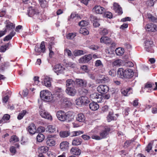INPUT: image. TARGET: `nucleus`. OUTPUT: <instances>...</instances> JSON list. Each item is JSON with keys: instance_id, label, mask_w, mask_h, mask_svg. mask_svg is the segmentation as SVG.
I'll list each match as a JSON object with an SVG mask.
<instances>
[{"instance_id": "bb28decb", "label": "nucleus", "mask_w": 157, "mask_h": 157, "mask_svg": "<svg viewBox=\"0 0 157 157\" xmlns=\"http://www.w3.org/2000/svg\"><path fill=\"white\" fill-rule=\"evenodd\" d=\"M125 73L126 75H125L126 78H131L133 77L134 75V72L133 70L130 69H126Z\"/></svg>"}, {"instance_id": "8fccbe9b", "label": "nucleus", "mask_w": 157, "mask_h": 157, "mask_svg": "<svg viewBox=\"0 0 157 157\" xmlns=\"http://www.w3.org/2000/svg\"><path fill=\"white\" fill-rule=\"evenodd\" d=\"M109 33V30L106 28H101L100 31V33L103 36L107 35Z\"/></svg>"}, {"instance_id": "680f3d73", "label": "nucleus", "mask_w": 157, "mask_h": 157, "mask_svg": "<svg viewBox=\"0 0 157 157\" xmlns=\"http://www.w3.org/2000/svg\"><path fill=\"white\" fill-rule=\"evenodd\" d=\"M83 51L80 50H78L75 51L74 55L75 56H79L83 54Z\"/></svg>"}, {"instance_id": "49530a36", "label": "nucleus", "mask_w": 157, "mask_h": 157, "mask_svg": "<svg viewBox=\"0 0 157 157\" xmlns=\"http://www.w3.org/2000/svg\"><path fill=\"white\" fill-rule=\"evenodd\" d=\"M123 71H124V69L122 68H120L118 69L117 75L119 77L122 78H124V75L123 74Z\"/></svg>"}, {"instance_id": "423d86ee", "label": "nucleus", "mask_w": 157, "mask_h": 157, "mask_svg": "<svg viewBox=\"0 0 157 157\" xmlns=\"http://www.w3.org/2000/svg\"><path fill=\"white\" fill-rule=\"evenodd\" d=\"M36 52L35 54L36 55H38L41 53H44L45 51V46L44 45V42L42 41L40 45V47L35 46V49Z\"/></svg>"}, {"instance_id": "aec40b11", "label": "nucleus", "mask_w": 157, "mask_h": 157, "mask_svg": "<svg viewBox=\"0 0 157 157\" xmlns=\"http://www.w3.org/2000/svg\"><path fill=\"white\" fill-rule=\"evenodd\" d=\"M113 9L116 13L119 14H121L123 13L121 7L117 3H114Z\"/></svg>"}, {"instance_id": "c756f323", "label": "nucleus", "mask_w": 157, "mask_h": 157, "mask_svg": "<svg viewBox=\"0 0 157 157\" xmlns=\"http://www.w3.org/2000/svg\"><path fill=\"white\" fill-rule=\"evenodd\" d=\"M86 118L84 115L82 113H79L78 114L76 117V121L80 122H84Z\"/></svg>"}, {"instance_id": "dca6fc26", "label": "nucleus", "mask_w": 157, "mask_h": 157, "mask_svg": "<svg viewBox=\"0 0 157 157\" xmlns=\"http://www.w3.org/2000/svg\"><path fill=\"white\" fill-rule=\"evenodd\" d=\"M65 92L68 95L71 96H74L77 93L76 90L74 87L66 88Z\"/></svg>"}, {"instance_id": "4be33fe9", "label": "nucleus", "mask_w": 157, "mask_h": 157, "mask_svg": "<svg viewBox=\"0 0 157 157\" xmlns=\"http://www.w3.org/2000/svg\"><path fill=\"white\" fill-rule=\"evenodd\" d=\"M27 130L30 134H35L36 131V128L35 124L33 123L30 124L28 127Z\"/></svg>"}, {"instance_id": "4c0bfd02", "label": "nucleus", "mask_w": 157, "mask_h": 157, "mask_svg": "<svg viewBox=\"0 0 157 157\" xmlns=\"http://www.w3.org/2000/svg\"><path fill=\"white\" fill-rule=\"evenodd\" d=\"M10 117V116L8 114H5L2 119L0 120V123H4L6 122V121L9 120Z\"/></svg>"}, {"instance_id": "393cba45", "label": "nucleus", "mask_w": 157, "mask_h": 157, "mask_svg": "<svg viewBox=\"0 0 157 157\" xmlns=\"http://www.w3.org/2000/svg\"><path fill=\"white\" fill-rule=\"evenodd\" d=\"M101 43L109 44L111 43V39L107 36H102L100 39Z\"/></svg>"}, {"instance_id": "f8f14e48", "label": "nucleus", "mask_w": 157, "mask_h": 157, "mask_svg": "<svg viewBox=\"0 0 157 157\" xmlns=\"http://www.w3.org/2000/svg\"><path fill=\"white\" fill-rule=\"evenodd\" d=\"M98 132L97 128H95L94 129H93L91 132H90L89 134L91 136L92 139L97 140H101L100 136L96 134V133H97Z\"/></svg>"}, {"instance_id": "2f4dec72", "label": "nucleus", "mask_w": 157, "mask_h": 157, "mask_svg": "<svg viewBox=\"0 0 157 157\" xmlns=\"http://www.w3.org/2000/svg\"><path fill=\"white\" fill-rule=\"evenodd\" d=\"M70 152L72 154L76 155H79L81 153L80 150L75 147H72Z\"/></svg>"}, {"instance_id": "b1692460", "label": "nucleus", "mask_w": 157, "mask_h": 157, "mask_svg": "<svg viewBox=\"0 0 157 157\" xmlns=\"http://www.w3.org/2000/svg\"><path fill=\"white\" fill-rule=\"evenodd\" d=\"M61 101L66 107H70L72 105L71 101L66 97H63L61 99Z\"/></svg>"}, {"instance_id": "c9c22d12", "label": "nucleus", "mask_w": 157, "mask_h": 157, "mask_svg": "<svg viewBox=\"0 0 157 157\" xmlns=\"http://www.w3.org/2000/svg\"><path fill=\"white\" fill-rule=\"evenodd\" d=\"M123 62L121 59H117L114 60L112 63L113 66L119 67L122 65Z\"/></svg>"}, {"instance_id": "ea45409f", "label": "nucleus", "mask_w": 157, "mask_h": 157, "mask_svg": "<svg viewBox=\"0 0 157 157\" xmlns=\"http://www.w3.org/2000/svg\"><path fill=\"white\" fill-rule=\"evenodd\" d=\"M40 5L43 8H45L48 6V1L46 0H38Z\"/></svg>"}, {"instance_id": "f257e3e1", "label": "nucleus", "mask_w": 157, "mask_h": 157, "mask_svg": "<svg viewBox=\"0 0 157 157\" xmlns=\"http://www.w3.org/2000/svg\"><path fill=\"white\" fill-rule=\"evenodd\" d=\"M40 96L42 100L48 102L52 101L54 98L51 92L46 90L41 91Z\"/></svg>"}, {"instance_id": "f3484780", "label": "nucleus", "mask_w": 157, "mask_h": 157, "mask_svg": "<svg viewBox=\"0 0 157 157\" xmlns=\"http://www.w3.org/2000/svg\"><path fill=\"white\" fill-rule=\"evenodd\" d=\"M92 59L90 55H85L81 58L79 60V63H86L89 62Z\"/></svg>"}, {"instance_id": "7ed1b4c3", "label": "nucleus", "mask_w": 157, "mask_h": 157, "mask_svg": "<svg viewBox=\"0 0 157 157\" xmlns=\"http://www.w3.org/2000/svg\"><path fill=\"white\" fill-rule=\"evenodd\" d=\"M27 14L29 17L34 18H40L39 13L37 10L35 9L33 7H30L28 8Z\"/></svg>"}, {"instance_id": "a878e982", "label": "nucleus", "mask_w": 157, "mask_h": 157, "mask_svg": "<svg viewBox=\"0 0 157 157\" xmlns=\"http://www.w3.org/2000/svg\"><path fill=\"white\" fill-rule=\"evenodd\" d=\"M69 143L67 141L62 142L60 144V148L63 151L67 150L68 148Z\"/></svg>"}, {"instance_id": "473e14b6", "label": "nucleus", "mask_w": 157, "mask_h": 157, "mask_svg": "<svg viewBox=\"0 0 157 157\" xmlns=\"http://www.w3.org/2000/svg\"><path fill=\"white\" fill-rule=\"evenodd\" d=\"M89 107L92 110L95 111L99 108V106L96 103L93 102L90 103Z\"/></svg>"}, {"instance_id": "3c124183", "label": "nucleus", "mask_w": 157, "mask_h": 157, "mask_svg": "<svg viewBox=\"0 0 157 157\" xmlns=\"http://www.w3.org/2000/svg\"><path fill=\"white\" fill-rule=\"evenodd\" d=\"M147 17L149 19V20L153 22H155L157 20V19L154 16L152 15L150 13H148L147 15Z\"/></svg>"}, {"instance_id": "052dcab7", "label": "nucleus", "mask_w": 157, "mask_h": 157, "mask_svg": "<svg viewBox=\"0 0 157 157\" xmlns=\"http://www.w3.org/2000/svg\"><path fill=\"white\" fill-rule=\"evenodd\" d=\"M153 104V107L151 109L152 113L153 114L157 113V104Z\"/></svg>"}, {"instance_id": "9b49d317", "label": "nucleus", "mask_w": 157, "mask_h": 157, "mask_svg": "<svg viewBox=\"0 0 157 157\" xmlns=\"http://www.w3.org/2000/svg\"><path fill=\"white\" fill-rule=\"evenodd\" d=\"M4 24L6 27L5 32L9 31L13 29L15 27V25L9 21H5Z\"/></svg>"}, {"instance_id": "37998d69", "label": "nucleus", "mask_w": 157, "mask_h": 157, "mask_svg": "<svg viewBox=\"0 0 157 157\" xmlns=\"http://www.w3.org/2000/svg\"><path fill=\"white\" fill-rule=\"evenodd\" d=\"M28 113L25 110H23L18 114L17 118L19 120H20L23 118L24 116Z\"/></svg>"}, {"instance_id": "c03bdc74", "label": "nucleus", "mask_w": 157, "mask_h": 157, "mask_svg": "<svg viewBox=\"0 0 157 157\" xmlns=\"http://www.w3.org/2000/svg\"><path fill=\"white\" fill-rule=\"evenodd\" d=\"M115 52L117 55L121 56L124 54V50L122 48H118L116 49Z\"/></svg>"}, {"instance_id": "412c9836", "label": "nucleus", "mask_w": 157, "mask_h": 157, "mask_svg": "<svg viewBox=\"0 0 157 157\" xmlns=\"http://www.w3.org/2000/svg\"><path fill=\"white\" fill-rule=\"evenodd\" d=\"M118 116V114H115L114 116L113 112H110L107 116V121L109 122L112 120H116L117 119Z\"/></svg>"}, {"instance_id": "de8ad7c7", "label": "nucleus", "mask_w": 157, "mask_h": 157, "mask_svg": "<svg viewBox=\"0 0 157 157\" xmlns=\"http://www.w3.org/2000/svg\"><path fill=\"white\" fill-rule=\"evenodd\" d=\"M70 133L68 132L61 131L59 132L60 136L62 138H65L69 136Z\"/></svg>"}, {"instance_id": "09e8293b", "label": "nucleus", "mask_w": 157, "mask_h": 157, "mask_svg": "<svg viewBox=\"0 0 157 157\" xmlns=\"http://www.w3.org/2000/svg\"><path fill=\"white\" fill-rule=\"evenodd\" d=\"M19 141L18 137L16 136H12L10 140V142L12 143L13 144Z\"/></svg>"}, {"instance_id": "603ef678", "label": "nucleus", "mask_w": 157, "mask_h": 157, "mask_svg": "<svg viewBox=\"0 0 157 157\" xmlns=\"http://www.w3.org/2000/svg\"><path fill=\"white\" fill-rule=\"evenodd\" d=\"M94 18L95 21H94L93 25L95 27H98L100 25V21L99 20H97V17H94Z\"/></svg>"}, {"instance_id": "0e129e2a", "label": "nucleus", "mask_w": 157, "mask_h": 157, "mask_svg": "<svg viewBox=\"0 0 157 157\" xmlns=\"http://www.w3.org/2000/svg\"><path fill=\"white\" fill-rule=\"evenodd\" d=\"M80 33L84 35H86L88 34L89 32L86 29H82L80 30Z\"/></svg>"}, {"instance_id": "774afa93", "label": "nucleus", "mask_w": 157, "mask_h": 157, "mask_svg": "<svg viewBox=\"0 0 157 157\" xmlns=\"http://www.w3.org/2000/svg\"><path fill=\"white\" fill-rule=\"evenodd\" d=\"M67 66V67H70L71 68H74L76 66V65L74 63L71 62H68L66 63Z\"/></svg>"}, {"instance_id": "5701e85b", "label": "nucleus", "mask_w": 157, "mask_h": 157, "mask_svg": "<svg viewBox=\"0 0 157 157\" xmlns=\"http://www.w3.org/2000/svg\"><path fill=\"white\" fill-rule=\"evenodd\" d=\"M73 113L71 111H69L65 113V121H72L74 118Z\"/></svg>"}, {"instance_id": "f704fd0d", "label": "nucleus", "mask_w": 157, "mask_h": 157, "mask_svg": "<svg viewBox=\"0 0 157 157\" xmlns=\"http://www.w3.org/2000/svg\"><path fill=\"white\" fill-rule=\"evenodd\" d=\"M73 19L74 20H78V21L79 19H80V18L78 14H76L75 13H72L70 17L68 18V20H71V19Z\"/></svg>"}, {"instance_id": "e2e57ef3", "label": "nucleus", "mask_w": 157, "mask_h": 157, "mask_svg": "<svg viewBox=\"0 0 157 157\" xmlns=\"http://www.w3.org/2000/svg\"><path fill=\"white\" fill-rule=\"evenodd\" d=\"M101 83H105L108 82L109 81V78L106 76H104L100 80Z\"/></svg>"}, {"instance_id": "6e6d98bb", "label": "nucleus", "mask_w": 157, "mask_h": 157, "mask_svg": "<svg viewBox=\"0 0 157 157\" xmlns=\"http://www.w3.org/2000/svg\"><path fill=\"white\" fill-rule=\"evenodd\" d=\"M54 44V43L52 42H51L50 44V47L49 48V56L51 58L52 57V55L54 54V52L52 50V48L51 47V46L53 45Z\"/></svg>"}, {"instance_id": "ddd939ff", "label": "nucleus", "mask_w": 157, "mask_h": 157, "mask_svg": "<svg viewBox=\"0 0 157 157\" xmlns=\"http://www.w3.org/2000/svg\"><path fill=\"white\" fill-rule=\"evenodd\" d=\"M97 90L99 93L104 94L107 92L109 90V88L106 85H101L97 87Z\"/></svg>"}, {"instance_id": "a211bd4d", "label": "nucleus", "mask_w": 157, "mask_h": 157, "mask_svg": "<svg viewBox=\"0 0 157 157\" xmlns=\"http://www.w3.org/2000/svg\"><path fill=\"white\" fill-rule=\"evenodd\" d=\"M105 9L100 6H95L93 9V11L97 14H101L104 11Z\"/></svg>"}, {"instance_id": "6ab92c4d", "label": "nucleus", "mask_w": 157, "mask_h": 157, "mask_svg": "<svg viewBox=\"0 0 157 157\" xmlns=\"http://www.w3.org/2000/svg\"><path fill=\"white\" fill-rule=\"evenodd\" d=\"M90 97L92 99H96L98 102H101L102 99L101 95L96 93L91 94Z\"/></svg>"}, {"instance_id": "13d9d810", "label": "nucleus", "mask_w": 157, "mask_h": 157, "mask_svg": "<svg viewBox=\"0 0 157 157\" xmlns=\"http://www.w3.org/2000/svg\"><path fill=\"white\" fill-rule=\"evenodd\" d=\"M76 36V35L75 33H69L67 35V38L68 39L72 40Z\"/></svg>"}, {"instance_id": "7c9ffc66", "label": "nucleus", "mask_w": 157, "mask_h": 157, "mask_svg": "<svg viewBox=\"0 0 157 157\" xmlns=\"http://www.w3.org/2000/svg\"><path fill=\"white\" fill-rule=\"evenodd\" d=\"M46 131L50 133H53L56 131V127L53 125H48L46 128Z\"/></svg>"}, {"instance_id": "1a4fd4ad", "label": "nucleus", "mask_w": 157, "mask_h": 157, "mask_svg": "<svg viewBox=\"0 0 157 157\" xmlns=\"http://www.w3.org/2000/svg\"><path fill=\"white\" fill-rule=\"evenodd\" d=\"M110 131V128L109 127H105L104 129L99 133L101 139L106 138Z\"/></svg>"}, {"instance_id": "2eb2a0df", "label": "nucleus", "mask_w": 157, "mask_h": 157, "mask_svg": "<svg viewBox=\"0 0 157 157\" xmlns=\"http://www.w3.org/2000/svg\"><path fill=\"white\" fill-rule=\"evenodd\" d=\"M40 113L42 117L50 120H52V117L51 115L44 110L41 109L40 111Z\"/></svg>"}, {"instance_id": "72a5a7b5", "label": "nucleus", "mask_w": 157, "mask_h": 157, "mask_svg": "<svg viewBox=\"0 0 157 157\" xmlns=\"http://www.w3.org/2000/svg\"><path fill=\"white\" fill-rule=\"evenodd\" d=\"M75 84V82L71 79H68L66 81V88L74 87Z\"/></svg>"}, {"instance_id": "c85d7f7f", "label": "nucleus", "mask_w": 157, "mask_h": 157, "mask_svg": "<svg viewBox=\"0 0 157 157\" xmlns=\"http://www.w3.org/2000/svg\"><path fill=\"white\" fill-rule=\"evenodd\" d=\"M121 92L122 94L124 96H128L132 93V89L131 88L122 89L121 90Z\"/></svg>"}, {"instance_id": "20e7f679", "label": "nucleus", "mask_w": 157, "mask_h": 157, "mask_svg": "<svg viewBox=\"0 0 157 157\" xmlns=\"http://www.w3.org/2000/svg\"><path fill=\"white\" fill-rule=\"evenodd\" d=\"M64 91L61 87H56L55 88V90L53 96L54 98H62L63 97Z\"/></svg>"}, {"instance_id": "e433bc0d", "label": "nucleus", "mask_w": 157, "mask_h": 157, "mask_svg": "<svg viewBox=\"0 0 157 157\" xmlns=\"http://www.w3.org/2000/svg\"><path fill=\"white\" fill-rule=\"evenodd\" d=\"M82 140L81 138H76L73 140L72 144L73 145H78L81 144Z\"/></svg>"}, {"instance_id": "338daca9", "label": "nucleus", "mask_w": 157, "mask_h": 157, "mask_svg": "<svg viewBox=\"0 0 157 157\" xmlns=\"http://www.w3.org/2000/svg\"><path fill=\"white\" fill-rule=\"evenodd\" d=\"M95 66L96 67L99 66H103V64H102L101 62V60H98L95 61Z\"/></svg>"}, {"instance_id": "39448f33", "label": "nucleus", "mask_w": 157, "mask_h": 157, "mask_svg": "<svg viewBox=\"0 0 157 157\" xmlns=\"http://www.w3.org/2000/svg\"><path fill=\"white\" fill-rule=\"evenodd\" d=\"M144 48L145 50L148 52H153L154 50L152 47L153 44V42L149 40L145 41Z\"/></svg>"}, {"instance_id": "4d7b16f0", "label": "nucleus", "mask_w": 157, "mask_h": 157, "mask_svg": "<svg viewBox=\"0 0 157 157\" xmlns=\"http://www.w3.org/2000/svg\"><path fill=\"white\" fill-rule=\"evenodd\" d=\"M9 63L7 62H5L4 63H2L0 69L2 71L5 70L9 66Z\"/></svg>"}, {"instance_id": "5fc2aeb1", "label": "nucleus", "mask_w": 157, "mask_h": 157, "mask_svg": "<svg viewBox=\"0 0 157 157\" xmlns=\"http://www.w3.org/2000/svg\"><path fill=\"white\" fill-rule=\"evenodd\" d=\"M153 143V141H151L149 143L146 148V150L148 152H149L152 149Z\"/></svg>"}, {"instance_id": "9d476101", "label": "nucleus", "mask_w": 157, "mask_h": 157, "mask_svg": "<svg viewBox=\"0 0 157 157\" xmlns=\"http://www.w3.org/2000/svg\"><path fill=\"white\" fill-rule=\"evenodd\" d=\"M145 29L147 31L152 32L157 31V26L155 24L150 23L145 26Z\"/></svg>"}, {"instance_id": "58836bf2", "label": "nucleus", "mask_w": 157, "mask_h": 157, "mask_svg": "<svg viewBox=\"0 0 157 157\" xmlns=\"http://www.w3.org/2000/svg\"><path fill=\"white\" fill-rule=\"evenodd\" d=\"M16 34V33L13 31H12L10 34L6 36L3 39L4 41H8L11 39L12 37L14 36Z\"/></svg>"}, {"instance_id": "f03ea898", "label": "nucleus", "mask_w": 157, "mask_h": 157, "mask_svg": "<svg viewBox=\"0 0 157 157\" xmlns=\"http://www.w3.org/2000/svg\"><path fill=\"white\" fill-rule=\"evenodd\" d=\"M90 102L89 98L85 96H82L77 98L75 101L76 104L78 106L84 105Z\"/></svg>"}, {"instance_id": "6e6552de", "label": "nucleus", "mask_w": 157, "mask_h": 157, "mask_svg": "<svg viewBox=\"0 0 157 157\" xmlns=\"http://www.w3.org/2000/svg\"><path fill=\"white\" fill-rule=\"evenodd\" d=\"M42 82L44 83V85L49 87L51 86V78L48 76H43L41 77Z\"/></svg>"}, {"instance_id": "864d4df0", "label": "nucleus", "mask_w": 157, "mask_h": 157, "mask_svg": "<svg viewBox=\"0 0 157 157\" xmlns=\"http://www.w3.org/2000/svg\"><path fill=\"white\" fill-rule=\"evenodd\" d=\"M89 23L88 21L82 20L78 23V25L80 26L84 27L88 25Z\"/></svg>"}, {"instance_id": "0eeeda50", "label": "nucleus", "mask_w": 157, "mask_h": 157, "mask_svg": "<svg viewBox=\"0 0 157 157\" xmlns=\"http://www.w3.org/2000/svg\"><path fill=\"white\" fill-rule=\"evenodd\" d=\"M65 70V68L60 64H58L55 66L53 70L58 75L63 73Z\"/></svg>"}, {"instance_id": "4468645a", "label": "nucleus", "mask_w": 157, "mask_h": 157, "mask_svg": "<svg viewBox=\"0 0 157 157\" xmlns=\"http://www.w3.org/2000/svg\"><path fill=\"white\" fill-rule=\"evenodd\" d=\"M56 115L58 119L62 121H65V112L62 110H59L57 112Z\"/></svg>"}, {"instance_id": "cd10ccee", "label": "nucleus", "mask_w": 157, "mask_h": 157, "mask_svg": "<svg viewBox=\"0 0 157 157\" xmlns=\"http://www.w3.org/2000/svg\"><path fill=\"white\" fill-rule=\"evenodd\" d=\"M75 82L78 85L81 87H84L86 86V82L82 79H77L75 81Z\"/></svg>"}, {"instance_id": "bf43d9fd", "label": "nucleus", "mask_w": 157, "mask_h": 157, "mask_svg": "<svg viewBox=\"0 0 157 157\" xmlns=\"http://www.w3.org/2000/svg\"><path fill=\"white\" fill-rule=\"evenodd\" d=\"M10 43L6 44L4 46H2L1 47L0 49V51L2 52H4L6 50L7 48L8 47Z\"/></svg>"}, {"instance_id": "69168bd1", "label": "nucleus", "mask_w": 157, "mask_h": 157, "mask_svg": "<svg viewBox=\"0 0 157 157\" xmlns=\"http://www.w3.org/2000/svg\"><path fill=\"white\" fill-rule=\"evenodd\" d=\"M139 99L138 98H136L133 101L132 105L135 107H136L139 104Z\"/></svg>"}, {"instance_id": "a19ab883", "label": "nucleus", "mask_w": 157, "mask_h": 157, "mask_svg": "<svg viewBox=\"0 0 157 157\" xmlns=\"http://www.w3.org/2000/svg\"><path fill=\"white\" fill-rule=\"evenodd\" d=\"M45 138L44 136L40 133H39L37 135L36 139L39 142H42Z\"/></svg>"}, {"instance_id": "a18cd8bd", "label": "nucleus", "mask_w": 157, "mask_h": 157, "mask_svg": "<svg viewBox=\"0 0 157 157\" xmlns=\"http://www.w3.org/2000/svg\"><path fill=\"white\" fill-rule=\"evenodd\" d=\"M46 144L49 146H54L55 144V142L53 139H48L46 141Z\"/></svg>"}, {"instance_id": "79ce46f5", "label": "nucleus", "mask_w": 157, "mask_h": 157, "mask_svg": "<svg viewBox=\"0 0 157 157\" xmlns=\"http://www.w3.org/2000/svg\"><path fill=\"white\" fill-rule=\"evenodd\" d=\"M49 150V148L46 146H42L39 149V152L42 154V153H45L47 152Z\"/></svg>"}]
</instances>
